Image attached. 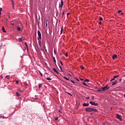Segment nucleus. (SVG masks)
Returning a JSON list of instances; mask_svg holds the SVG:
<instances>
[{
  "label": "nucleus",
  "instance_id": "f257e3e1",
  "mask_svg": "<svg viewBox=\"0 0 125 125\" xmlns=\"http://www.w3.org/2000/svg\"><path fill=\"white\" fill-rule=\"evenodd\" d=\"M86 112H98L97 109L92 107H86L85 108Z\"/></svg>",
  "mask_w": 125,
  "mask_h": 125
},
{
  "label": "nucleus",
  "instance_id": "f03ea898",
  "mask_svg": "<svg viewBox=\"0 0 125 125\" xmlns=\"http://www.w3.org/2000/svg\"><path fill=\"white\" fill-rule=\"evenodd\" d=\"M109 88H110V87H108L107 85L104 87H102V89L103 91H106V90H107V89H109Z\"/></svg>",
  "mask_w": 125,
  "mask_h": 125
},
{
  "label": "nucleus",
  "instance_id": "7ed1b4c3",
  "mask_svg": "<svg viewBox=\"0 0 125 125\" xmlns=\"http://www.w3.org/2000/svg\"><path fill=\"white\" fill-rule=\"evenodd\" d=\"M90 104H91L92 105H93L94 106H98V103H96L94 102H89Z\"/></svg>",
  "mask_w": 125,
  "mask_h": 125
},
{
  "label": "nucleus",
  "instance_id": "20e7f679",
  "mask_svg": "<svg viewBox=\"0 0 125 125\" xmlns=\"http://www.w3.org/2000/svg\"><path fill=\"white\" fill-rule=\"evenodd\" d=\"M116 118L117 119H118V120H120V122H122L123 119H122V117H121V115H120V114H117Z\"/></svg>",
  "mask_w": 125,
  "mask_h": 125
},
{
  "label": "nucleus",
  "instance_id": "39448f33",
  "mask_svg": "<svg viewBox=\"0 0 125 125\" xmlns=\"http://www.w3.org/2000/svg\"><path fill=\"white\" fill-rule=\"evenodd\" d=\"M38 39H42V34L41 33V31L40 30L38 31Z\"/></svg>",
  "mask_w": 125,
  "mask_h": 125
},
{
  "label": "nucleus",
  "instance_id": "423d86ee",
  "mask_svg": "<svg viewBox=\"0 0 125 125\" xmlns=\"http://www.w3.org/2000/svg\"><path fill=\"white\" fill-rule=\"evenodd\" d=\"M63 4H64V2H63V0H61V4H59V7H60V8H62Z\"/></svg>",
  "mask_w": 125,
  "mask_h": 125
},
{
  "label": "nucleus",
  "instance_id": "0eeeda50",
  "mask_svg": "<svg viewBox=\"0 0 125 125\" xmlns=\"http://www.w3.org/2000/svg\"><path fill=\"white\" fill-rule=\"evenodd\" d=\"M38 40V43L40 46H42V38H37Z\"/></svg>",
  "mask_w": 125,
  "mask_h": 125
},
{
  "label": "nucleus",
  "instance_id": "6e6552de",
  "mask_svg": "<svg viewBox=\"0 0 125 125\" xmlns=\"http://www.w3.org/2000/svg\"><path fill=\"white\" fill-rule=\"evenodd\" d=\"M117 58H118V56L117 55L114 54L112 56V59H113V60L117 59Z\"/></svg>",
  "mask_w": 125,
  "mask_h": 125
},
{
  "label": "nucleus",
  "instance_id": "1a4fd4ad",
  "mask_svg": "<svg viewBox=\"0 0 125 125\" xmlns=\"http://www.w3.org/2000/svg\"><path fill=\"white\" fill-rule=\"evenodd\" d=\"M117 78H119V75L114 76L113 79L110 80V82H112V81H115V79H117Z\"/></svg>",
  "mask_w": 125,
  "mask_h": 125
},
{
  "label": "nucleus",
  "instance_id": "9d476101",
  "mask_svg": "<svg viewBox=\"0 0 125 125\" xmlns=\"http://www.w3.org/2000/svg\"><path fill=\"white\" fill-rule=\"evenodd\" d=\"M83 106H84V107H87V106H89V104L88 103H84L83 104Z\"/></svg>",
  "mask_w": 125,
  "mask_h": 125
},
{
  "label": "nucleus",
  "instance_id": "9b49d317",
  "mask_svg": "<svg viewBox=\"0 0 125 125\" xmlns=\"http://www.w3.org/2000/svg\"><path fill=\"white\" fill-rule=\"evenodd\" d=\"M19 42H23V39H22V38H19Z\"/></svg>",
  "mask_w": 125,
  "mask_h": 125
},
{
  "label": "nucleus",
  "instance_id": "f8f14e48",
  "mask_svg": "<svg viewBox=\"0 0 125 125\" xmlns=\"http://www.w3.org/2000/svg\"><path fill=\"white\" fill-rule=\"evenodd\" d=\"M2 31L4 33H6V31H5V29H4V26L2 27Z\"/></svg>",
  "mask_w": 125,
  "mask_h": 125
},
{
  "label": "nucleus",
  "instance_id": "ddd939ff",
  "mask_svg": "<svg viewBox=\"0 0 125 125\" xmlns=\"http://www.w3.org/2000/svg\"><path fill=\"white\" fill-rule=\"evenodd\" d=\"M24 44L26 47V49H27V51H29V48H28V45L27 44V43L26 42H25L24 43Z\"/></svg>",
  "mask_w": 125,
  "mask_h": 125
},
{
  "label": "nucleus",
  "instance_id": "4468645a",
  "mask_svg": "<svg viewBox=\"0 0 125 125\" xmlns=\"http://www.w3.org/2000/svg\"><path fill=\"white\" fill-rule=\"evenodd\" d=\"M53 70H54V72H55V73H57V74H59L58 71H57V70H56V69H55V68H53Z\"/></svg>",
  "mask_w": 125,
  "mask_h": 125
},
{
  "label": "nucleus",
  "instance_id": "2eb2a0df",
  "mask_svg": "<svg viewBox=\"0 0 125 125\" xmlns=\"http://www.w3.org/2000/svg\"><path fill=\"white\" fill-rule=\"evenodd\" d=\"M117 83H118V82L117 81H114L112 83V85H115V84H116Z\"/></svg>",
  "mask_w": 125,
  "mask_h": 125
},
{
  "label": "nucleus",
  "instance_id": "dca6fc26",
  "mask_svg": "<svg viewBox=\"0 0 125 125\" xmlns=\"http://www.w3.org/2000/svg\"><path fill=\"white\" fill-rule=\"evenodd\" d=\"M17 31H21V27L19 26L17 27Z\"/></svg>",
  "mask_w": 125,
  "mask_h": 125
},
{
  "label": "nucleus",
  "instance_id": "f3484780",
  "mask_svg": "<svg viewBox=\"0 0 125 125\" xmlns=\"http://www.w3.org/2000/svg\"><path fill=\"white\" fill-rule=\"evenodd\" d=\"M65 93H66V94H68V95H70V96H73V95L70 93L65 92Z\"/></svg>",
  "mask_w": 125,
  "mask_h": 125
},
{
  "label": "nucleus",
  "instance_id": "a211bd4d",
  "mask_svg": "<svg viewBox=\"0 0 125 125\" xmlns=\"http://www.w3.org/2000/svg\"><path fill=\"white\" fill-rule=\"evenodd\" d=\"M12 4L13 8V9H14V0H12Z\"/></svg>",
  "mask_w": 125,
  "mask_h": 125
},
{
  "label": "nucleus",
  "instance_id": "6ab92c4d",
  "mask_svg": "<svg viewBox=\"0 0 125 125\" xmlns=\"http://www.w3.org/2000/svg\"><path fill=\"white\" fill-rule=\"evenodd\" d=\"M16 96H17V97H19V96H20V94H19V93H18V92H16Z\"/></svg>",
  "mask_w": 125,
  "mask_h": 125
},
{
  "label": "nucleus",
  "instance_id": "aec40b11",
  "mask_svg": "<svg viewBox=\"0 0 125 125\" xmlns=\"http://www.w3.org/2000/svg\"><path fill=\"white\" fill-rule=\"evenodd\" d=\"M42 86V83L39 84V88H41Z\"/></svg>",
  "mask_w": 125,
  "mask_h": 125
},
{
  "label": "nucleus",
  "instance_id": "412c9836",
  "mask_svg": "<svg viewBox=\"0 0 125 125\" xmlns=\"http://www.w3.org/2000/svg\"><path fill=\"white\" fill-rule=\"evenodd\" d=\"M98 91H102V87L98 88Z\"/></svg>",
  "mask_w": 125,
  "mask_h": 125
},
{
  "label": "nucleus",
  "instance_id": "4be33fe9",
  "mask_svg": "<svg viewBox=\"0 0 125 125\" xmlns=\"http://www.w3.org/2000/svg\"><path fill=\"white\" fill-rule=\"evenodd\" d=\"M63 78L65 79L66 81H69V78H67L66 77H63Z\"/></svg>",
  "mask_w": 125,
  "mask_h": 125
},
{
  "label": "nucleus",
  "instance_id": "5701e85b",
  "mask_svg": "<svg viewBox=\"0 0 125 125\" xmlns=\"http://www.w3.org/2000/svg\"><path fill=\"white\" fill-rule=\"evenodd\" d=\"M46 80L47 81H51V80H52V78H47Z\"/></svg>",
  "mask_w": 125,
  "mask_h": 125
},
{
  "label": "nucleus",
  "instance_id": "b1692460",
  "mask_svg": "<svg viewBox=\"0 0 125 125\" xmlns=\"http://www.w3.org/2000/svg\"><path fill=\"white\" fill-rule=\"evenodd\" d=\"M83 85H85V86H87V84H86V83L84 82L83 83Z\"/></svg>",
  "mask_w": 125,
  "mask_h": 125
},
{
  "label": "nucleus",
  "instance_id": "393cba45",
  "mask_svg": "<svg viewBox=\"0 0 125 125\" xmlns=\"http://www.w3.org/2000/svg\"><path fill=\"white\" fill-rule=\"evenodd\" d=\"M84 82H86V83H89V80L88 79H86Z\"/></svg>",
  "mask_w": 125,
  "mask_h": 125
},
{
  "label": "nucleus",
  "instance_id": "a878e982",
  "mask_svg": "<svg viewBox=\"0 0 125 125\" xmlns=\"http://www.w3.org/2000/svg\"><path fill=\"white\" fill-rule=\"evenodd\" d=\"M1 11H2V8H0V15L1 14Z\"/></svg>",
  "mask_w": 125,
  "mask_h": 125
},
{
  "label": "nucleus",
  "instance_id": "bb28decb",
  "mask_svg": "<svg viewBox=\"0 0 125 125\" xmlns=\"http://www.w3.org/2000/svg\"><path fill=\"white\" fill-rule=\"evenodd\" d=\"M53 59H54V61L55 62V63H56V60H55V57H53Z\"/></svg>",
  "mask_w": 125,
  "mask_h": 125
},
{
  "label": "nucleus",
  "instance_id": "cd10ccee",
  "mask_svg": "<svg viewBox=\"0 0 125 125\" xmlns=\"http://www.w3.org/2000/svg\"><path fill=\"white\" fill-rule=\"evenodd\" d=\"M62 31H63V27H62V28H61V34H62Z\"/></svg>",
  "mask_w": 125,
  "mask_h": 125
},
{
  "label": "nucleus",
  "instance_id": "c85d7f7f",
  "mask_svg": "<svg viewBox=\"0 0 125 125\" xmlns=\"http://www.w3.org/2000/svg\"><path fill=\"white\" fill-rule=\"evenodd\" d=\"M6 79H9V75H7L6 77H5Z\"/></svg>",
  "mask_w": 125,
  "mask_h": 125
},
{
  "label": "nucleus",
  "instance_id": "c756f323",
  "mask_svg": "<svg viewBox=\"0 0 125 125\" xmlns=\"http://www.w3.org/2000/svg\"><path fill=\"white\" fill-rule=\"evenodd\" d=\"M16 84H18V83H19V81H16Z\"/></svg>",
  "mask_w": 125,
  "mask_h": 125
},
{
  "label": "nucleus",
  "instance_id": "7c9ffc66",
  "mask_svg": "<svg viewBox=\"0 0 125 125\" xmlns=\"http://www.w3.org/2000/svg\"><path fill=\"white\" fill-rule=\"evenodd\" d=\"M91 99H92V100H94V96H92L91 97Z\"/></svg>",
  "mask_w": 125,
  "mask_h": 125
},
{
  "label": "nucleus",
  "instance_id": "2f4dec72",
  "mask_svg": "<svg viewBox=\"0 0 125 125\" xmlns=\"http://www.w3.org/2000/svg\"><path fill=\"white\" fill-rule=\"evenodd\" d=\"M59 67H60V69L61 71H62V67H61V65H60Z\"/></svg>",
  "mask_w": 125,
  "mask_h": 125
},
{
  "label": "nucleus",
  "instance_id": "473e14b6",
  "mask_svg": "<svg viewBox=\"0 0 125 125\" xmlns=\"http://www.w3.org/2000/svg\"><path fill=\"white\" fill-rule=\"evenodd\" d=\"M81 68L82 70H83V69H84V67H83V66H81Z\"/></svg>",
  "mask_w": 125,
  "mask_h": 125
},
{
  "label": "nucleus",
  "instance_id": "72a5a7b5",
  "mask_svg": "<svg viewBox=\"0 0 125 125\" xmlns=\"http://www.w3.org/2000/svg\"><path fill=\"white\" fill-rule=\"evenodd\" d=\"M24 84L26 86H28V84L26 82L24 83Z\"/></svg>",
  "mask_w": 125,
  "mask_h": 125
},
{
  "label": "nucleus",
  "instance_id": "f704fd0d",
  "mask_svg": "<svg viewBox=\"0 0 125 125\" xmlns=\"http://www.w3.org/2000/svg\"><path fill=\"white\" fill-rule=\"evenodd\" d=\"M71 83H75V82L73 80H71Z\"/></svg>",
  "mask_w": 125,
  "mask_h": 125
},
{
  "label": "nucleus",
  "instance_id": "c9c22d12",
  "mask_svg": "<svg viewBox=\"0 0 125 125\" xmlns=\"http://www.w3.org/2000/svg\"><path fill=\"white\" fill-rule=\"evenodd\" d=\"M99 20L102 21V20H103V19L102 18H100Z\"/></svg>",
  "mask_w": 125,
  "mask_h": 125
},
{
  "label": "nucleus",
  "instance_id": "e433bc0d",
  "mask_svg": "<svg viewBox=\"0 0 125 125\" xmlns=\"http://www.w3.org/2000/svg\"><path fill=\"white\" fill-rule=\"evenodd\" d=\"M55 120L57 121V120H58V117H55Z\"/></svg>",
  "mask_w": 125,
  "mask_h": 125
},
{
  "label": "nucleus",
  "instance_id": "4c0bfd02",
  "mask_svg": "<svg viewBox=\"0 0 125 125\" xmlns=\"http://www.w3.org/2000/svg\"><path fill=\"white\" fill-rule=\"evenodd\" d=\"M54 54H56V51L55 50H54Z\"/></svg>",
  "mask_w": 125,
  "mask_h": 125
},
{
  "label": "nucleus",
  "instance_id": "58836bf2",
  "mask_svg": "<svg viewBox=\"0 0 125 125\" xmlns=\"http://www.w3.org/2000/svg\"><path fill=\"white\" fill-rule=\"evenodd\" d=\"M65 56L67 57H68V53H66L65 54Z\"/></svg>",
  "mask_w": 125,
  "mask_h": 125
},
{
  "label": "nucleus",
  "instance_id": "ea45409f",
  "mask_svg": "<svg viewBox=\"0 0 125 125\" xmlns=\"http://www.w3.org/2000/svg\"><path fill=\"white\" fill-rule=\"evenodd\" d=\"M85 99H86V100L89 99V97H87L85 98Z\"/></svg>",
  "mask_w": 125,
  "mask_h": 125
},
{
  "label": "nucleus",
  "instance_id": "a19ab883",
  "mask_svg": "<svg viewBox=\"0 0 125 125\" xmlns=\"http://www.w3.org/2000/svg\"><path fill=\"white\" fill-rule=\"evenodd\" d=\"M121 12H122V11H121V10H119V11H118V13H121Z\"/></svg>",
  "mask_w": 125,
  "mask_h": 125
},
{
  "label": "nucleus",
  "instance_id": "79ce46f5",
  "mask_svg": "<svg viewBox=\"0 0 125 125\" xmlns=\"http://www.w3.org/2000/svg\"><path fill=\"white\" fill-rule=\"evenodd\" d=\"M60 63H61V64H62V65H63V62H62V61H60Z\"/></svg>",
  "mask_w": 125,
  "mask_h": 125
},
{
  "label": "nucleus",
  "instance_id": "37998d69",
  "mask_svg": "<svg viewBox=\"0 0 125 125\" xmlns=\"http://www.w3.org/2000/svg\"><path fill=\"white\" fill-rule=\"evenodd\" d=\"M64 12H65V11H63V12H62V16H64Z\"/></svg>",
  "mask_w": 125,
  "mask_h": 125
},
{
  "label": "nucleus",
  "instance_id": "c03bdc74",
  "mask_svg": "<svg viewBox=\"0 0 125 125\" xmlns=\"http://www.w3.org/2000/svg\"><path fill=\"white\" fill-rule=\"evenodd\" d=\"M40 75L41 76V77H42V72L40 73Z\"/></svg>",
  "mask_w": 125,
  "mask_h": 125
},
{
  "label": "nucleus",
  "instance_id": "a18cd8bd",
  "mask_svg": "<svg viewBox=\"0 0 125 125\" xmlns=\"http://www.w3.org/2000/svg\"><path fill=\"white\" fill-rule=\"evenodd\" d=\"M99 24H100V25H101V24H102L101 21L99 22Z\"/></svg>",
  "mask_w": 125,
  "mask_h": 125
},
{
  "label": "nucleus",
  "instance_id": "49530a36",
  "mask_svg": "<svg viewBox=\"0 0 125 125\" xmlns=\"http://www.w3.org/2000/svg\"><path fill=\"white\" fill-rule=\"evenodd\" d=\"M11 25H12V26H14V23H11Z\"/></svg>",
  "mask_w": 125,
  "mask_h": 125
},
{
  "label": "nucleus",
  "instance_id": "de8ad7c7",
  "mask_svg": "<svg viewBox=\"0 0 125 125\" xmlns=\"http://www.w3.org/2000/svg\"><path fill=\"white\" fill-rule=\"evenodd\" d=\"M1 118H2V119H4V116H1Z\"/></svg>",
  "mask_w": 125,
  "mask_h": 125
},
{
  "label": "nucleus",
  "instance_id": "09e8293b",
  "mask_svg": "<svg viewBox=\"0 0 125 125\" xmlns=\"http://www.w3.org/2000/svg\"><path fill=\"white\" fill-rule=\"evenodd\" d=\"M46 26L47 27V22L46 23Z\"/></svg>",
  "mask_w": 125,
  "mask_h": 125
},
{
  "label": "nucleus",
  "instance_id": "8fccbe9b",
  "mask_svg": "<svg viewBox=\"0 0 125 125\" xmlns=\"http://www.w3.org/2000/svg\"><path fill=\"white\" fill-rule=\"evenodd\" d=\"M39 72L40 74H41V73H42V72H41V71H40V70H39Z\"/></svg>",
  "mask_w": 125,
  "mask_h": 125
},
{
  "label": "nucleus",
  "instance_id": "3c124183",
  "mask_svg": "<svg viewBox=\"0 0 125 125\" xmlns=\"http://www.w3.org/2000/svg\"><path fill=\"white\" fill-rule=\"evenodd\" d=\"M76 81H78V82H79L80 80H79L78 79H76Z\"/></svg>",
  "mask_w": 125,
  "mask_h": 125
},
{
  "label": "nucleus",
  "instance_id": "603ef678",
  "mask_svg": "<svg viewBox=\"0 0 125 125\" xmlns=\"http://www.w3.org/2000/svg\"><path fill=\"white\" fill-rule=\"evenodd\" d=\"M59 112H60V113H61V111L60 110H59Z\"/></svg>",
  "mask_w": 125,
  "mask_h": 125
},
{
  "label": "nucleus",
  "instance_id": "864d4df0",
  "mask_svg": "<svg viewBox=\"0 0 125 125\" xmlns=\"http://www.w3.org/2000/svg\"><path fill=\"white\" fill-rule=\"evenodd\" d=\"M121 14V15H123V14H124V13H122Z\"/></svg>",
  "mask_w": 125,
  "mask_h": 125
},
{
  "label": "nucleus",
  "instance_id": "5fc2aeb1",
  "mask_svg": "<svg viewBox=\"0 0 125 125\" xmlns=\"http://www.w3.org/2000/svg\"><path fill=\"white\" fill-rule=\"evenodd\" d=\"M20 91H21V92H23L22 90H21Z\"/></svg>",
  "mask_w": 125,
  "mask_h": 125
},
{
  "label": "nucleus",
  "instance_id": "6e6d98bb",
  "mask_svg": "<svg viewBox=\"0 0 125 125\" xmlns=\"http://www.w3.org/2000/svg\"><path fill=\"white\" fill-rule=\"evenodd\" d=\"M1 118H2L1 116H0V119H1Z\"/></svg>",
  "mask_w": 125,
  "mask_h": 125
},
{
  "label": "nucleus",
  "instance_id": "4d7b16f0",
  "mask_svg": "<svg viewBox=\"0 0 125 125\" xmlns=\"http://www.w3.org/2000/svg\"><path fill=\"white\" fill-rule=\"evenodd\" d=\"M41 50H42V51H43V50L42 49H41Z\"/></svg>",
  "mask_w": 125,
  "mask_h": 125
},
{
  "label": "nucleus",
  "instance_id": "13d9d810",
  "mask_svg": "<svg viewBox=\"0 0 125 125\" xmlns=\"http://www.w3.org/2000/svg\"><path fill=\"white\" fill-rule=\"evenodd\" d=\"M81 81H83V79H81Z\"/></svg>",
  "mask_w": 125,
  "mask_h": 125
},
{
  "label": "nucleus",
  "instance_id": "bf43d9fd",
  "mask_svg": "<svg viewBox=\"0 0 125 125\" xmlns=\"http://www.w3.org/2000/svg\"><path fill=\"white\" fill-rule=\"evenodd\" d=\"M11 0V1H12V0Z\"/></svg>",
  "mask_w": 125,
  "mask_h": 125
}]
</instances>
